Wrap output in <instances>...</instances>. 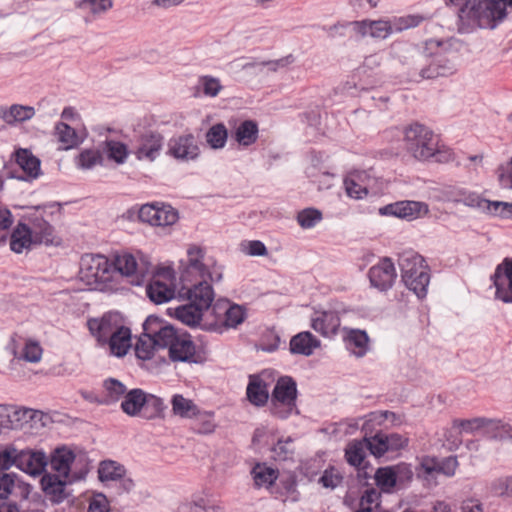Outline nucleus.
<instances>
[{
  "label": "nucleus",
  "instance_id": "nucleus-18",
  "mask_svg": "<svg viewBox=\"0 0 512 512\" xmlns=\"http://www.w3.org/2000/svg\"><path fill=\"white\" fill-rule=\"evenodd\" d=\"M48 465V457L41 450L20 449L18 469L32 475H41Z\"/></svg>",
  "mask_w": 512,
  "mask_h": 512
},
{
  "label": "nucleus",
  "instance_id": "nucleus-41",
  "mask_svg": "<svg viewBox=\"0 0 512 512\" xmlns=\"http://www.w3.org/2000/svg\"><path fill=\"white\" fill-rule=\"evenodd\" d=\"M294 454V439L291 436L279 438L271 448V458L278 462L293 460Z\"/></svg>",
  "mask_w": 512,
  "mask_h": 512
},
{
  "label": "nucleus",
  "instance_id": "nucleus-33",
  "mask_svg": "<svg viewBox=\"0 0 512 512\" xmlns=\"http://www.w3.org/2000/svg\"><path fill=\"white\" fill-rule=\"evenodd\" d=\"M271 494L275 498L281 499L283 502L288 500L295 502L298 500L299 492L297 491V482L294 477L288 476L281 479L271 487Z\"/></svg>",
  "mask_w": 512,
  "mask_h": 512
},
{
  "label": "nucleus",
  "instance_id": "nucleus-56",
  "mask_svg": "<svg viewBox=\"0 0 512 512\" xmlns=\"http://www.w3.org/2000/svg\"><path fill=\"white\" fill-rule=\"evenodd\" d=\"M42 347L35 340H27L25 342L24 348L20 355H17L16 351H14V355L19 359H24L30 363H38L42 357Z\"/></svg>",
  "mask_w": 512,
  "mask_h": 512
},
{
  "label": "nucleus",
  "instance_id": "nucleus-29",
  "mask_svg": "<svg viewBox=\"0 0 512 512\" xmlns=\"http://www.w3.org/2000/svg\"><path fill=\"white\" fill-rule=\"evenodd\" d=\"M29 221L31 223L30 231H32V237L35 241V244L53 243L54 228L48 221L43 219L42 216L37 215L36 212L32 217L29 218Z\"/></svg>",
  "mask_w": 512,
  "mask_h": 512
},
{
  "label": "nucleus",
  "instance_id": "nucleus-58",
  "mask_svg": "<svg viewBox=\"0 0 512 512\" xmlns=\"http://www.w3.org/2000/svg\"><path fill=\"white\" fill-rule=\"evenodd\" d=\"M490 490L498 497H512V475L494 479L490 484Z\"/></svg>",
  "mask_w": 512,
  "mask_h": 512
},
{
  "label": "nucleus",
  "instance_id": "nucleus-38",
  "mask_svg": "<svg viewBox=\"0 0 512 512\" xmlns=\"http://www.w3.org/2000/svg\"><path fill=\"white\" fill-rule=\"evenodd\" d=\"M251 474L257 487L266 486L270 490L278 478V471L264 463H257L252 468Z\"/></svg>",
  "mask_w": 512,
  "mask_h": 512
},
{
  "label": "nucleus",
  "instance_id": "nucleus-39",
  "mask_svg": "<svg viewBox=\"0 0 512 512\" xmlns=\"http://www.w3.org/2000/svg\"><path fill=\"white\" fill-rule=\"evenodd\" d=\"M386 420H389L392 425L398 426L401 424V417L392 411H375L371 412L366 416V419L362 425L364 432L372 430L374 425H383Z\"/></svg>",
  "mask_w": 512,
  "mask_h": 512
},
{
  "label": "nucleus",
  "instance_id": "nucleus-7",
  "mask_svg": "<svg viewBox=\"0 0 512 512\" xmlns=\"http://www.w3.org/2000/svg\"><path fill=\"white\" fill-rule=\"evenodd\" d=\"M134 155L139 161L154 162L164 147V136L157 130L144 129L134 135Z\"/></svg>",
  "mask_w": 512,
  "mask_h": 512
},
{
  "label": "nucleus",
  "instance_id": "nucleus-12",
  "mask_svg": "<svg viewBox=\"0 0 512 512\" xmlns=\"http://www.w3.org/2000/svg\"><path fill=\"white\" fill-rule=\"evenodd\" d=\"M495 287V298L504 303H512V258H505L491 275Z\"/></svg>",
  "mask_w": 512,
  "mask_h": 512
},
{
  "label": "nucleus",
  "instance_id": "nucleus-31",
  "mask_svg": "<svg viewBox=\"0 0 512 512\" xmlns=\"http://www.w3.org/2000/svg\"><path fill=\"white\" fill-rule=\"evenodd\" d=\"M34 115L32 106L13 104L9 108L0 107V118L9 125L30 120Z\"/></svg>",
  "mask_w": 512,
  "mask_h": 512
},
{
  "label": "nucleus",
  "instance_id": "nucleus-46",
  "mask_svg": "<svg viewBox=\"0 0 512 512\" xmlns=\"http://www.w3.org/2000/svg\"><path fill=\"white\" fill-rule=\"evenodd\" d=\"M55 133L58 137V141L64 145V149L66 150L78 146L81 142L75 129L64 122L56 124Z\"/></svg>",
  "mask_w": 512,
  "mask_h": 512
},
{
  "label": "nucleus",
  "instance_id": "nucleus-53",
  "mask_svg": "<svg viewBox=\"0 0 512 512\" xmlns=\"http://www.w3.org/2000/svg\"><path fill=\"white\" fill-rule=\"evenodd\" d=\"M322 212L316 208H305L297 213V222L303 229H311L322 220Z\"/></svg>",
  "mask_w": 512,
  "mask_h": 512
},
{
  "label": "nucleus",
  "instance_id": "nucleus-16",
  "mask_svg": "<svg viewBox=\"0 0 512 512\" xmlns=\"http://www.w3.org/2000/svg\"><path fill=\"white\" fill-rule=\"evenodd\" d=\"M368 277L372 287L379 291L389 290L397 277L394 263L390 258H383L369 269Z\"/></svg>",
  "mask_w": 512,
  "mask_h": 512
},
{
  "label": "nucleus",
  "instance_id": "nucleus-23",
  "mask_svg": "<svg viewBox=\"0 0 512 512\" xmlns=\"http://www.w3.org/2000/svg\"><path fill=\"white\" fill-rule=\"evenodd\" d=\"M264 373L250 375L246 388V395L249 402L256 407H263L269 400V383L263 378Z\"/></svg>",
  "mask_w": 512,
  "mask_h": 512
},
{
  "label": "nucleus",
  "instance_id": "nucleus-59",
  "mask_svg": "<svg viewBox=\"0 0 512 512\" xmlns=\"http://www.w3.org/2000/svg\"><path fill=\"white\" fill-rule=\"evenodd\" d=\"M156 347L153 338L140 336L135 345V354L141 360H150L154 356Z\"/></svg>",
  "mask_w": 512,
  "mask_h": 512
},
{
  "label": "nucleus",
  "instance_id": "nucleus-52",
  "mask_svg": "<svg viewBox=\"0 0 512 512\" xmlns=\"http://www.w3.org/2000/svg\"><path fill=\"white\" fill-rule=\"evenodd\" d=\"M456 201L469 207L478 208L486 213L490 203V200L484 199L479 194L470 191H459Z\"/></svg>",
  "mask_w": 512,
  "mask_h": 512
},
{
  "label": "nucleus",
  "instance_id": "nucleus-2",
  "mask_svg": "<svg viewBox=\"0 0 512 512\" xmlns=\"http://www.w3.org/2000/svg\"><path fill=\"white\" fill-rule=\"evenodd\" d=\"M506 18L505 7L495 0H473L458 10L459 30L465 33L477 28L495 29Z\"/></svg>",
  "mask_w": 512,
  "mask_h": 512
},
{
  "label": "nucleus",
  "instance_id": "nucleus-1",
  "mask_svg": "<svg viewBox=\"0 0 512 512\" xmlns=\"http://www.w3.org/2000/svg\"><path fill=\"white\" fill-rule=\"evenodd\" d=\"M179 296L188 302L174 309V316L181 323L191 327H199L205 331L218 332V321L203 322L204 312L212 308L215 292L212 285L206 281L187 283L181 281Z\"/></svg>",
  "mask_w": 512,
  "mask_h": 512
},
{
  "label": "nucleus",
  "instance_id": "nucleus-34",
  "mask_svg": "<svg viewBox=\"0 0 512 512\" xmlns=\"http://www.w3.org/2000/svg\"><path fill=\"white\" fill-rule=\"evenodd\" d=\"M347 348L357 357H363L369 349V337L366 331L350 329L345 338Z\"/></svg>",
  "mask_w": 512,
  "mask_h": 512
},
{
  "label": "nucleus",
  "instance_id": "nucleus-44",
  "mask_svg": "<svg viewBox=\"0 0 512 512\" xmlns=\"http://www.w3.org/2000/svg\"><path fill=\"white\" fill-rule=\"evenodd\" d=\"M117 332L118 333L109 341L108 345L115 356L122 357L126 355L131 346V330L124 326L120 330H117Z\"/></svg>",
  "mask_w": 512,
  "mask_h": 512
},
{
  "label": "nucleus",
  "instance_id": "nucleus-21",
  "mask_svg": "<svg viewBox=\"0 0 512 512\" xmlns=\"http://www.w3.org/2000/svg\"><path fill=\"white\" fill-rule=\"evenodd\" d=\"M169 357L174 362L197 363L196 347L191 336L186 332L180 334L174 344H172Z\"/></svg>",
  "mask_w": 512,
  "mask_h": 512
},
{
  "label": "nucleus",
  "instance_id": "nucleus-20",
  "mask_svg": "<svg viewBox=\"0 0 512 512\" xmlns=\"http://www.w3.org/2000/svg\"><path fill=\"white\" fill-rule=\"evenodd\" d=\"M67 479L51 473H45L40 479L41 489L52 503L59 504L67 497L66 492Z\"/></svg>",
  "mask_w": 512,
  "mask_h": 512
},
{
  "label": "nucleus",
  "instance_id": "nucleus-26",
  "mask_svg": "<svg viewBox=\"0 0 512 512\" xmlns=\"http://www.w3.org/2000/svg\"><path fill=\"white\" fill-rule=\"evenodd\" d=\"M321 342L311 332L303 331L294 335L289 343V350L292 354L311 356Z\"/></svg>",
  "mask_w": 512,
  "mask_h": 512
},
{
  "label": "nucleus",
  "instance_id": "nucleus-54",
  "mask_svg": "<svg viewBox=\"0 0 512 512\" xmlns=\"http://www.w3.org/2000/svg\"><path fill=\"white\" fill-rule=\"evenodd\" d=\"M179 216L177 210L170 205L157 206L156 219H154V226H171L177 222Z\"/></svg>",
  "mask_w": 512,
  "mask_h": 512
},
{
  "label": "nucleus",
  "instance_id": "nucleus-32",
  "mask_svg": "<svg viewBox=\"0 0 512 512\" xmlns=\"http://www.w3.org/2000/svg\"><path fill=\"white\" fill-rule=\"evenodd\" d=\"M174 294V289L160 280H151L146 285V296L157 305L169 302Z\"/></svg>",
  "mask_w": 512,
  "mask_h": 512
},
{
  "label": "nucleus",
  "instance_id": "nucleus-27",
  "mask_svg": "<svg viewBox=\"0 0 512 512\" xmlns=\"http://www.w3.org/2000/svg\"><path fill=\"white\" fill-rule=\"evenodd\" d=\"M258 133V124L254 120H244L235 128L231 137L239 146L249 147L257 141Z\"/></svg>",
  "mask_w": 512,
  "mask_h": 512
},
{
  "label": "nucleus",
  "instance_id": "nucleus-4",
  "mask_svg": "<svg viewBox=\"0 0 512 512\" xmlns=\"http://www.w3.org/2000/svg\"><path fill=\"white\" fill-rule=\"evenodd\" d=\"M437 137L427 126L413 123L404 131L405 149L418 160H428L435 151Z\"/></svg>",
  "mask_w": 512,
  "mask_h": 512
},
{
  "label": "nucleus",
  "instance_id": "nucleus-51",
  "mask_svg": "<svg viewBox=\"0 0 512 512\" xmlns=\"http://www.w3.org/2000/svg\"><path fill=\"white\" fill-rule=\"evenodd\" d=\"M179 336L180 333L172 325H165L164 327H159L157 330L154 342L156 343L157 347H168L170 351L172 344H174Z\"/></svg>",
  "mask_w": 512,
  "mask_h": 512
},
{
  "label": "nucleus",
  "instance_id": "nucleus-14",
  "mask_svg": "<svg viewBox=\"0 0 512 512\" xmlns=\"http://www.w3.org/2000/svg\"><path fill=\"white\" fill-rule=\"evenodd\" d=\"M91 334L102 345L108 344L124 325L116 314H105L101 319H90L87 323Z\"/></svg>",
  "mask_w": 512,
  "mask_h": 512
},
{
  "label": "nucleus",
  "instance_id": "nucleus-28",
  "mask_svg": "<svg viewBox=\"0 0 512 512\" xmlns=\"http://www.w3.org/2000/svg\"><path fill=\"white\" fill-rule=\"evenodd\" d=\"M146 394L147 392L140 388L127 391L121 402L122 411L131 417L141 416L143 406L145 405Z\"/></svg>",
  "mask_w": 512,
  "mask_h": 512
},
{
  "label": "nucleus",
  "instance_id": "nucleus-57",
  "mask_svg": "<svg viewBox=\"0 0 512 512\" xmlns=\"http://www.w3.org/2000/svg\"><path fill=\"white\" fill-rule=\"evenodd\" d=\"M19 453L20 449L16 448L13 444L6 445L0 450V470H8L12 466L18 468Z\"/></svg>",
  "mask_w": 512,
  "mask_h": 512
},
{
  "label": "nucleus",
  "instance_id": "nucleus-61",
  "mask_svg": "<svg viewBox=\"0 0 512 512\" xmlns=\"http://www.w3.org/2000/svg\"><path fill=\"white\" fill-rule=\"evenodd\" d=\"M343 480L342 475L334 467H329L324 470L322 476L319 478V483L325 488L335 489Z\"/></svg>",
  "mask_w": 512,
  "mask_h": 512
},
{
  "label": "nucleus",
  "instance_id": "nucleus-17",
  "mask_svg": "<svg viewBox=\"0 0 512 512\" xmlns=\"http://www.w3.org/2000/svg\"><path fill=\"white\" fill-rule=\"evenodd\" d=\"M14 157L23 175L11 172V178L31 182L41 175V161L30 150L19 148L14 152Z\"/></svg>",
  "mask_w": 512,
  "mask_h": 512
},
{
  "label": "nucleus",
  "instance_id": "nucleus-62",
  "mask_svg": "<svg viewBox=\"0 0 512 512\" xmlns=\"http://www.w3.org/2000/svg\"><path fill=\"white\" fill-rule=\"evenodd\" d=\"M487 213L503 219H512V203L503 201H490Z\"/></svg>",
  "mask_w": 512,
  "mask_h": 512
},
{
  "label": "nucleus",
  "instance_id": "nucleus-43",
  "mask_svg": "<svg viewBox=\"0 0 512 512\" xmlns=\"http://www.w3.org/2000/svg\"><path fill=\"white\" fill-rule=\"evenodd\" d=\"M405 286L413 291L419 299L426 297L427 288L430 283V274L426 270H421L420 273L414 274L409 278L402 279Z\"/></svg>",
  "mask_w": 512,
  "mask_h": 512
},
{
  "label": "nucleus",
  "instance_id": "nucleus-36",
  "mask_svg": "<svg viewBox=\"0 0 512 512\" xmlns=\"http://www.w3.org/2000/svg\"><path fill=\"white\" fill-rule=\"evenodd\" d=\"M104 395L101 397L102 405H112L124 398L127 393L126 386L115 378H108L103 382Z\"/></svg>",
  "mask_w": 512,
  "mask_h": 512
},
{
  "label": "nucleus",
  "instance_id": "nucleus-35",
  "mask_svg": "<svg viewBox=\"0 0 512 512\" xmlns=\"http://www.w3.org/2000/svg\"><path fill=\"white\" fill-rule=\"evenodd\" d=\"M171 405L173 414L181 418H198L201 416L198 406L181 394L172 396Z\"/></svg>",
  "mask_w": 512,
  "mask_h": 512
},
{
  "label": "nucleus",
  "instance_id": "nucleus-60",
  "mask_svg": "<svg viewBox=\"0 0 512 512\" xmlns=\"http://www.w3.org/2000/svg\"><path fill=\"white\" fill-rule=\"evenodd\" d=\"M37 411L30 408H14L12 407V419L14 422L15 430L22 429L25 424L32 421Z\"/></svg>",
  "mask_w": 512,
  "mask_h": 512
},
{
  "label": "nucleus",
  "instance_id": "nucleus-10",
  "mask_svg": "<svg viewBox=\"0 0 512 512\" xmlns=\"http://www.w3.org/2000/svg\"><path fill=\"white\" fill-rule=\"evenodd\" d=\"M453 427L459 428L461 431L466 433H472L480 428L488 427L494 431L491 436L492 438L512 441V427L510 425L502 424L500 421L484 417H477L473 419H454Z\"/></svg>",
  "mask_w": 512,
  "mask_h": 512
},
{
  "label": "nucleus",
  "instance_id": "nucleus-45",
  "mask_svg": "<svg viewBox=\"0 0 512 512\" xmlns=\"http://www.w3.org/2000/svg\"><path fill=\"white\" fill-rule=\"evenodd\" d=\"M374 479L382 492L389 493L397 483V474L393 466L380 467L376 470Z\"/></svg>",
  "mask_w": 512,
  "mask_h": 512
},
{
  "label": "nucleus",
  "instance_id": "nucleus-42",
  "mask_svg": "<svg viewBox=\"0 0 512 512\" xmlns=\"http://www.w3.org/2000/svg\"><path fill=\"white\" fill-rule=\"evenodd\" d=\"M366 450L367 446L364 438L362 440H354L345 449V459L351 466L360 467L366 462Z\"/></svg>",
  "mask_w": 512,
  "mask_h": 512
},
{
  "label": "nucleus",
  "instance_id": "nucleus-50",
  "mask_svg": "<svg viewBox=\"0 0 512 512\" xmlns=\"http://www.w3.org/2000/svg\"><path fill=\"white\" fill-rule=\"evenodd\" d=\"M103 156L98 149H85L77 157V166L89 170L97 165H102Z\"/></svg>",
  "mask_w": 512,
  "mask_h": 512
},
{
  "label": "nucleus",
  "instance_id": "nucleus-19",
  "mask_svg": "<svg viewBox=\"0 0 512 512\" xmlns=\"http://www.w3.org/2000/svg\"><path fill=\"white\" fill-rule=\"evenodd\" d=\"M32 487L21 481L15 473H0V500L7 499L9 495L20 499H27Z\"/></svg>",
  "mask_w": 512,
  "mask_h": 512
},
{
  "label": "nucleus",
  "instance_id": "nucleus-25",
  "mask_svg": "<svg viewBox=\"0 0 512 512\" xmlns=\"http://www.w3.org/2000/svg\"><path fill=\"white\" fill-rule=\"evenodd\" d=\"M74 459V452L71 449L62 446L56 448L53 451V453L51 454L50 461H48V463H50L51 469L56 472L55 475L60 476L64 479H68L71 464L73 463Z\"/></svg>",
  "mask_w": 512,
  "mask_h": 512
},
{
  "label": "nucleus",
  "instance_id": "nucleus-9",
  "mask_svg": "<svg viewBox=\"0 0 512 512\" xmlns=\"http://www.w3.org/2000/svg\"><path fill=\"white\" fill-rule=\"evenodd\" d=\"M189 264L185 271L180 276V281L187 283H196L198 281H206L209 285L211 282H219L222 279L221 273H212L201 262L202 250L197 247L188 250Z\"/></svg>",
  "mask_w": 512,
  "mask_h": 512
},
{
  "label": "nucleus",
  "instance_id": "nucleus-3",
  "mask_svg": "<svg viewBox=\"0 0 512 512\" xmlns=\"http://www.w3.org/2000/svg\"><path fill=\"white\" fill-rule=\"evenodd\" d=\"M297 383L291 376H281L272 391L270 398V413L279 419H287L297 410Z\"/></svg>",
  "mask_w": 512,
  "mask_h": 512
},
{
  "label": "nucleus",
  "instance_id": "nucleus-64",
  "mask_svg": "<svg viewBox=\"0 0 512 512\" xmlns=\"http://www.w3.org/2000/svg\"><path fill=\"white\" fill-rule=\"evenodd\" d=\"M199 82L202 86L203 93L206 96L215 97L219 94V92L222 89L220 80L212 76H202L200 77Z\"/></svg>",
  "mask_w": 512,
  "mask_h": 512
},
{
  "label": "nucleus",
  "instance_id": "nucleus-63",
  "mask_svg": "<svg viewBox=\"0 0 512 512\" xmlns=\"http://www.w3.org/2000/svg\"><path fill=\"white\" fill-rule=\"evenodd\" d=\"M424 20V17L422 15H405L398 18H395L393 25L395 27V30L397 31H403L406 29L414 28L419 26L422 21Z\"/></svg>",
  "mask_w": 512,
  "mask_h": 512
},
{
  "label": "nucleus",
  "instance_id": "nucleus-5",
  "mask_svg": "<svg viewBox=\"0 0 512 512\" xmlns=\"http://www.w3.org/2000/svg\"><path fill=\"white\" fill-rule=\"evenodd\" d=\"M112 263L113 273L118 272L122 276L131 277V284L140 286L145 282L147 276L152 273V264L148 258L139 253L135 255L123 251L114 256Z\"/></svg>",
  "mask_w": 512,
  "mask_h": 512
},
{
  "label": "nucleus",
  "instance_id": "nucleus-24",
  "mask_svg": "<svg viewBox=\"0 0 512 512\" xmlns=\"http://www.w3.org/2000/svg\"><path fill=\"white\" fill-rule=\"evenodd\" d=\"M398 265L401 271V278H409L414 274H418L421 270L429 271L425 259L413 250L402 252L398 258Z\"/></svg>",
  "mask_w": 512,
  "mask_h": 512
},
{
  "label": "nucleus",
  "instance_id": "nucleus-30",
  "mask_svg": "<svg viewBox=\"0 0 512 512\" xmlns=\"http://www.w3.org/2000/svg\"><path fill=\"white\" fill-rule=\"evenodd\" d=\"M34 243L30 227L25 223H18L10 235V249L15 253H22Z\"/></svg>",
  "mask_w": 512,
  "mask_h": 512
},
{
  "label": "nucleus",
  "instance_id": "nucleus-47",
  "mask_svg": "<svg viewBox=\"0 0 512 512\" xmlns=\"http://www.w3.org/2000/svg\"><path fill=\"white\" fill-rule=\"evenodd\" d=\"M228 131L223 123L211 126L206 132V141L212 149H222L227 142Z\"/></svg>",
  "mask_w": 512,
  "mask_h": 512
},
{
  "label": "nucleus",
  "instance_id": "nucleus-13",
  "mask_svg": "<svg viewBox=\"0 0 512 512\" xmlns=\"http://www.w3.org/2000/svg\"><path fill=\"white\" fill-rule=\"evenodd\" d=\"M167 154L177 160L190 161L198 158L200 148L193 134L172 137L168 141Z\"/></svg>",
  "mask_w": 512,
  "mask_h": 512
},
{
  "label": "nucleus",
  "instance_id": "nucleus-55",
  "mask_svg": "<svg viewBox=\"0 0 512 512\" xmlns=\"http://www.w3.org/2000/svg\"><path fill=\"white\" fill-rule=\"evenodd\" d=\"M179 512H223L220 506L210 505L204 498L199 497L182 504Z\"/></svg>",
  "mask_w": 512,
  "mask_h": 512
},
{
  "label": "nucleus",
  "instance_id": "nucleus-8",
  "mask_svg": "<svg viewBox=\"0 0 512 512\" xmlns=\"http://www.w3.org/2000/svg\"><path fill=\"white\" fill-rule=\"evenodd\" d=\"M456 72L455 64L444 55H436L431 58L421 55L420 59L413 67L411 77L419 76L423 79H436L438 77H448Z\"/></svg>",
  "mask_w": 512,
  "mask_h": 512
},
{
  "label": "nucleus",
  "instance_id": "nucleus-48",
  "mask_svg": "<svg viewBox=\"0 0 512 512\" xmlns=\"http://www.w3.org/2000/svg\"><path fill=\"white\" fill-rule=\"evenodd\" d=\"M104 151L108 158L117 164L125 163L129 154L127 145L115 140H106L104 142Z\"/></svg>",
  "mask_w": 512,
  "mask_h": 512
},
{
  "label": "nucleus",
  "instance_id": "nucleus-11",
  "mask_svg": "<svg viewBox=\"0 0 512 512\" xmlns=\"http://www.w3.org/2000/svg\"><path fill=\"white\" fill-rule=\"evenodd\" d=\"M428 212L426 203L412 200L397 201L379 208V214L382 216H392L407 221L415 220Z\"/></svg>",
  "mask_w": 512,
  "mask_h": 512
},
{
  "label": "nucleus",
  "instance_id": "nucleus-6",
  "mask_svg": "<svg viewBox=\"0 0 512 512\" xmlns=\"http://www.w3.org/2000/svg\"><path fill=\"white\" fill-rule=\"evenodd\" d=\"M80 274L88 285L104 284L112 278V263L104 255L87 254L81 258Z\"/></svg>",
  "mask_w": 512,
  "mask_h": 512
},
{
  "label": "nucleus",
  "instance_id": "nucleus-15",
  "mask_svg": "<svg viewBox=\"0 0 512 512\" xmlns=\"http://www.w3.org/2000/svg\"><path fill=\"white\" fill-rule=\"evenodd\" d=\"M212 312L216 317L223 316L224 321L218 324L221 327L236 328L247 317L246 309L238 304H232L226 299H218L214 304L212 303Z\"/></svg>",
  "mask_w": 512,
  "mask_h": 512
},
{
  "label": "nucleus",
  "instance_id": "nucleus-37",
  "mask_svg": "<svg viewBox=\"0 0 512 512\" xmlns=\"http://www.w3.org/2000/svg\"><path fill=\"white\" fill-rule=\"evenodd\" d=\"M126 474V468L114 460H103L98 467V478L102 483H114Z\"/></svg>",
  "mask_w": 512,
  "mask_h": 512
},
{
  "label": "nucleus",
  "instance_id": "nucleus-40",
  "mask_svg": "<svg viewBox=\"0 0 512 512\" xmlns=\"http://www.w3.org/2000/svg\"><path fill=\"white\" fill-rule=\"evenodd\" d=\"M166 409L167 405L164 403L162 398L154 394L147 393L141 416L148 420L164 418Z\"/></svg>",
  "mask_w": 512,
  "mask_h": 512
},
{
  "label": "nucleus",
  "instance_id": "nucleus-22",
  "mask_svg": "<svg viewBox=\"0 0 512 512\" xmlns=\"http://www.w3.org/2000/svg\"><path fill=\"white\" fill-rule=\"evenodd\" d=\"M340 323L338 313L331 310L315 312L311 319V327L325 337L336 335Z\"/></svg>",
  "mask_w": 512,
  "mask_h": 512
},
{
  "label": "nucleus",
  "instance_id": "nucleus-49",
  "mask_svg": "<svg viewBox=\"0 0 512 512\" xmlns=\"http://www.w3.org/2000/svg\"><path fill=\"white\" fill-rule=\"evenodd\" d=\"M368 432H365L364 440L367 446V450L376 458L382 457L385 453L390 452L385 440V433L377 432L373 436H367Z\"/></svg>",
  "mask_w": 512,
  "mask_h": 512
}]
</instances>
